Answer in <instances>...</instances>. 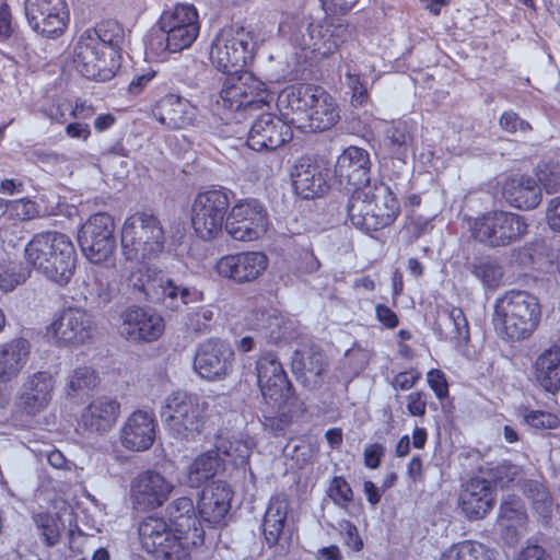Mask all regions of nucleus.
Masks as SVG:
<instances>
[{
	"instance_id": "obj_1",
	"label": "nucleus",
	"mask_w": 560,
	"mask_h": 560,
	"mask_svg": "<svg viewBox=\"0 0 560 560\" xmlns=\"http://www.w3.org/2000/svg\"><path fill=\"white\" fill-rule=\"evenodd\" d=\"M258 45L254 31L228 25L213 38L209 58L219 71L230 74L220 91L222 106L232 112L260 109L268 105L266 84L253 73L243 71L253 60Z\"/></svg>"
},
{
	"instance_id": "obj_2",
	"label": "nucleus",
	"mask_w": 560,
	"mask_h": 560,
	"mask_svg": "<svg viewBox=\"0 0 560 560\" xmlns=\"http://www.w3.org/2000/svg\"><path fill=\"white\" fill-rule=\"evenodd\" d=\"M24 259L45 279L65 287L74 276L78 255L69 235L58 231H42L26 243Z\"/></svg>"
},
{
	"instance_id": "obj_3",
	"label": "nucleus",
	"mask_w": 560,
	"mask_h": 560,
	"mask_svg": "<svg viewBox=\"0 0 560 560\" xmlns=\"http://www.w3.org/2000/svg\"><path fill=\"white\" fill-rule=\"evenodd\" d=\"M347 213L351 224L366 235L390 226L400 213V205L390 187L373 180L354 189L348 198Z\"/></svg>"
},
{
	"instance_id": "obj_4",
	"label": "nucleus",
	"mask_w": 560,
	"mask_h": 560,
	"mask_svg": "<svg viewBox=\"0 0 560 560\" xmlns=\"http://www.w3.org/2000/svg\"><path fill=\"white\" fill-rule=\"evenodd\" d=\"M538 298L525 290H509L494 302L492 325L508 343L529 339L541 322Z\"/></svg>"
},
{
	"instance_id": "obj_5",
	"label": "nucleus",
	"mask_w": 560,
	"mask_h": 560,
	"mask_svg": "<svg viewBox=\"0 0 560 560\" xmlns=\"http://www.w3.org/2000/svg\"><path fill=\"white\" fill-rule=\"evenodd\" d=\"M158 26L159 30L148 36V49L156 56L182 51L190 47L199 34L198 12L194 4L178 3L163 11Z\"/></svg>"
},
{
	"instance_id": "obj_6",
	"label": "nucleus",
	"mask_w": 560,
	"mask_h": 560,
	"mask_svg": "<svg viewBox=\"0 0 560 560\" xmlns=\"http://www.w3.org/2000/svg\"><path fill=\"white\" fill-rule=\"evenodd\" d=\"M126 260L142 262L158 257L165 246V231L156 215L137 211L126 218L120 232Z\"/></svg>"
},
{
	"instance_id": "obj_7",
	"label": "nucleus",
	"mask_w": 560,
	"mask_h": 560,
	"mask_svg": "<svg viewBox=\"0 0 560 560\" xmlns=\"http://www.w3.org/2000/svg\"><path fill=\"white\" fill-rule=\"evenodd\" d=\"M208 409L206 397L176 390L165 398L161 417L177 439L190 441L202 432Z\"/></svg>"
},
{
	"instance_id": "obj_8",
	"label": "nucleus",
	"mask_w": 560,
	"mask_h": 560,
	"mask_svg": "<svg viewBox=\"0 0 560 560\" xmlns=\"http://www.w3.org/2000/svg\"><path fill=\"white\" fill-rule=\"evenodd\" d=\"M279 31L289 36L290 43L313 57L325 58L334 54L346 40L342 25L310 22L307 19L290 20L280 24Z\"/></svg>"
},
{
	"instance_id": "obj_9",
	"label": "nucleus",
	"mask_w": 560,
	"mask_h": 560,
	"mask_svg": "<svg viewBox=\"0 0 560 560\" xmlns=\"http://www.w3.org/2000/svg\"><path fill=\"white\" fill-rule=\"evenodd\" d=\"M528 231L526 219L517 213L493 210L474 219L472 237L488 247H503L521 241Z\"/></svg>"
},
{
	"instance_id": "obj_10",
	"label": "nucleus",
	"mask_w": 560,
	"mask_h": 560,
	"mask_svg": "<svg viewBox=\"0 0 560 560\" xmlns=\"http://www.w3.org/2000/svg\"><path fill=\"white\" fill-rule=\"evenodd\" d=\"M230 194L224 188H213L196 195L190 208V221L199 238L212 241L222 234L231 206Z\"/></svg>"
},
{
	"instance_id": "obj_11",
	"label": "nucleus",
	"mask_w": 560,
	"mask_h": 560,
	"mask_svg": "<svg viewBox=\"0 0 560 560\" xmlns=\"http://www.w3.org/2000/svg\"><path fill=\"white\" fill-rule=\"evenodd\" d=\"M138 533L142 548L149 553H155L165 560H186L189 557V537L172 533L161 517H145L139 524Z\"/></svg>"
},
{
	"instance_id": "obj_12",
	"label": "nucleus",
	"mask_w": 560,
	"mask_h": 560,
	"mask_svg": "<svg viewBox=\"0 0 560 560\" xmlns=\"http://www.w3.org/2000/svg\"><path fill=\"white\" fill-rule=\"evenodd\" d=\"M268 224V211L262 202L256 198H244L231 207L225 231L235 241L252 242L267 232Z\"/></svg>"
},
{
	"instance_id": "obj_13",
	"label": "nucleus",
	"mask_w": 560,
	"mask_h": 560,
	"mask_svg": "<svg viewBox=\"0 0 560 560\" xmlns=\"http://www.w3.org/2000/svg\"><path fill=\"white\" fill-rule=\"evenodd\" d=\"M234 360L235 353L231 345L221 338L211 337L196 347L192 368L200 378L219 382L231 375Z\"/></svg>"
},
{
	"instance_id": "obj_14",
	"label": "nucleus",
	"mask_w": 560,
	"mask_h": 560,
	"mask_svg": "<svg viewBox=\"0 0 560 560\" xmlns=\"http://www.w3.org/2000/svg\"><path fill=\"white\" fill-rule=\"evenodd\" d=\"M114 219L107 212L92 214L81 226L79 244L84 256L92 264L108 260L116 248Z\"/></svg>"
},
{
	"instance_id": "obj_15",
	"label": "nucleus",
	"mask_w": 560,
	"mask_h": 560,
	"mask_svg": "<svg viewBox=\"0 0 560 560\" xmlns=\"http://www.w3.org/2000/svg\"><path fill=\"white\" fill-rule=\"evenodd\" d=\"M94 316L85 308L67 306L57 312L47 334L59 346H80L92 339Z\"/></svg>"
},
{
	"instance_id": "obj_16",
	"label": "nucleus",
	"mask_w": 560,
	"mask_h": 560,
	"mask_svg": "<svg viewBox=\"0 0 560 560\" xmlns=\"http://www.w3.org/2000/svg\"><path fill=\"white\" fill-rule=\"evenodd\" d=\"M92 33H82L75 44L73 62L84 78L105 82L116 72V62L109 52L98 46V37Z\"/></svg>"
},
{
	"instance_id": "obj_17",
	"label": "nucleus",
	"mask_w": 560,
	"mask_h": 560,
	"mask_svg": "<svg viewBox=\"0 0 560 560\" xmlns=\"http://www.w3.org/2000/svg\"><path fill=\"white\" fill-rule=\"evenodd\" d=\"M257 381L265 399L279 409L291 405L294 389L282 364L273 353H266L256 363Z\"/></svg>"
},
{
	"instance_id": "obj_18",
	"label": "nucleus",
	"mask_w": 560,
	"mask_h": 560,
	"mask_svg": "<svg viewBox=\"0 0 560 560\" xmlns=\"http://www.w3.org/2000/svg\"><path fill=\"white\" fill-rule=\"evenodd\" d=\"M24 10L31 28L49 38L62 34L69 21L66 0H24Z\"/></svg>"
},
{
	"instance_id": "obj_19",
	"label": "nucleus",
	"mask_w": 560,
	"mask_h": 560,
	"mask_svg": "<svg viewBox=\"0 0 560 560\" xmlns=\"http://www.w3.org/2000/svg\"><path fill=\"white\" fill-rule=\"evenodd\" d=\"M268 267V257L262 252H240L222 256L215 271L224 279L237 284L253 282Z\"/></svg>"
},
{
	"instance_id": "obj_20",
	"label": "nucleus",
	"mask_w": 560,
	"mask_h": 560,
	"mask_svg": "<svg viewBox=\"0 0 560 560\" xmlns=\"http://www.w3.org/2000/svg\"><path fill=\"white\" fill-rule=\"evenodd\" d=\"M292 127L282 116L261 114L250 127L247 145L254 151L276 150L292 139Z\"/></svg>"
},
{
	"instance_id": "obj_21",
	"label": "nucleus",
	"mask_w": 560,
	"mask_h": 560,
	"mask_svg": "<svg viewBox=\"0 0 560 560\" xmlns=\"http://www.w3.org/2000/svg\"><path fill=\"white\" fill-rule=\"evenodd\" d=\"M370 170V153L363 148L350 145L338 156L334 174L339 185L352 192L354 189L373 184Z\"/></svg>"
},
{
	"instance_id": "obj_22",
	"label": "nucleus",
	"mask_w": 560,
	"mask_h": 560,
	"mask_svg": "<svg viewBox=\"0 0 560 560\" xmlns=\"http://www.w3.org/2000/svg\"><path fill=\"white\" fill-rule=\"evenodd\" d=\"M142 291L148 300L160 303L165 307L176 311L180 305L201 302L205 299L202 291L195 287L177 284L168 277H160L142 284Z\"/></svg>"
},
{
	"instance_id": "obj_23",
	"label": "nucleus",
	"mask_w": 560,
	"mask_h": 560,
	"mask_svg": "<svg viewBox=\"0 0 560 560\" xmlns=\"http://www.w3.org/2000/svg\"><path fill=\"white\" fill-rule=\"evenodd\" d=\"M173 488L172 482L162 474L145 470L131 482V500L137 509L153 510L164 504Z\"/></svg>"
},
{
	"instance_id": "obj_24",
	"label": "nucleus",
	"mask_w": 560,
	"mask_h": 560,
	"mask_svg": "<svg viewBox=\"0 0 560 560\" xmlns=\"http://www.w3.org/2000/svg\"><path fill=\"white\" fill-rule=\"evenodd\" d=\"M164 328L162 316L150 310L132 306L121 313L120 334L128 340L155 341L162 336Z\"/></svg>"
},
{
	"instance_id": "obj_25",
	"label": "nucleus",
	"mask_w": 560,
	"mask_h": 560,
	"mask_svg": "<svg viewBox=\"0 0 560 560\" xmlns=\"http://www.w3.org/2000/svg\"><path fill=\"white\" fill-rule=\"evenodd\" d=\"M494 502L495 495L490 481L482 478H471L462 486L457 505L467 520L479 521L489 514Z\"/></svg>"
},
{
	"instance_id": "obj_26",
	"label": "nucleus",
	"mask_w": 560,
	"mask_h": 560,
	"mask_svg": "<svg viewBox=\"0 0 560 560\" xmlns=\"http://www.w3.org/2000/svg\"><path fill=\"white\" fill-rule=\"evenodd\" d=\"M317 85L294 84L287 86L278 96L277 106L281 116L293 127L305 129L307 110L318 92Z\"/></svg>"
},
{
	"instance_id": "obj_27",
	"label": "nucleus",
	"mask_w": 560,
	"mask_h": 560,
	"mask_svg": "<svg viewBox=\"0 0 560 560\" xmlns=\"http://www.w3.org/2000/svg\"><path fill=\"white\" fill-rule=\"evenodd\" d=\"M156 428L158 422L153 413L136 410L120 428V443L126 450L144 452L153 445Z\"/></svg>"
},
{
	"instance_id": "obj_28",
	"label": "nucleus",
	"mask_w": 560,
	"mask_h": 560,
	"mask_svg": "<svg viewBox=\"0 0 560 560\" xmlns=\"http://www.w3.org/2000/svg\"><path fill=\"white\" fill-rule=\"evenodd\" d=\"M152 114L168 129H183L194 125L198 116V107L180 95L168 93L156 102Z\"/></svg>"
},
{
	"instance_id": "obj_29",
	"label": "nucleus",
	"mask_w": 560,
	"mask_h": 560,
	"mask_svg": "<svg viewBox=\"0 0 560 560\" xmlns=\"http://www.w3.org/2000/svg\"><path fill=\"white\" fill-rule=\"evenodd\" d=\"M166 515L175 533L180 537H190L187 539L188 546L203 544L205 530L190 498L180 497L173 500L166 508Z\"/></svg>"
},
{
	"instance_id": "obj_30",
	"label": "nucleus",
	"mask_w": 560,
	"mask_h": 560,
	"mask_svg": "<svg viewBox=\"0 0 560 560\" xmlns=\"http://www.w3.org/2000/svg\"><path fill=\"white\" fill-rule=\"evenodd\" d=\"M120 404L113 397L94 398L81 412L79 425L89 434L104 435L115 425Z\"/></svg>"
},
{
	"instance_id": "obj_31",
	"label": "nucleus",
	"mask_w": 560,
	"mask_h": 560,
	"mask_svg": "<svg viewBox=\"0 0 560 560\" xmlns=\"http://www.w3.org/2000/svg\"><path fill=\"white\" fill-rule=\"evenodd\" d=\"M329 170L310 158H301L291 173L294 191L303 199L320 197L328 188Z\"/></svg>"
},
{
	"instance_id": "obj_32",
	"label": "nucleus",
	"mask_w": 560,
	"mask_h": 560,
	"mask_svg": "<svg viewBox=\"0 0 560 560\" xmlns=\"http://www.w3.org/2000/svg\"><path fill=\"white\" fill-rule=\"evenodd\" d=\"M233 491L222 480H214L206 486L198 501V514L201 522L211 526L220 524L231 509Z\"/></svg>"
},
{
	"instance_id": "obj_33",
	"label": "nucleus",
	"mask_w": 560,
	"mask_h": 560,
	"mask_svg": "<svg viewBox=\"0 0 560 560\" xmlns=\"http://www.w3.org/2000/svg\"><path fill=\"white\" fill-rule=\"evenodd\" d=\"M505 201L521 210L535 209L541 201V190L536 179L522 175L509 178L502 190Z\"/></svg>"
},
{
	"instance_id": "obj_34",
	"label": "nucleus",
	"mask_w": 560,
	"mask_h": 560,
	"mask_svg": "<svg viewBox=\"0 0 560 560\" xmlns=\"http://www.w3.org/2000/svg\"><path fill=\"white\" fill-rule=\"evenodd\" d=\"M31 343L25 338H14L0 347V381L16 378L28 361Z\"/></svg>"
},
{
	"instance_id": "obj_35",
	"label": "nucleus",
	"mask_w": 560,
	"mask_h": 560,
	"mask_svg": "<svg viewBox=\"0 0 560 560\" xmlns=\"http://www.w3.org/2000/svg\"><path fill=\"white\" fill-rule=\"evenodd\" d=\"M54 385V377L47 371L36 372L27 380L25 390L21 395V404L28 413L35 415L48 406Z\"/></svg>"
},
{
	"instance_id": "obj_36",
	"label": "nucleus",
	"mask_w": 560,
	"mask_h": 560,
	"mask_svg": "<svg viewBox=\"0 0 560 560\" xmlns=\"http://www.w3.org/2000/svg\"><path fill=\"white\" fill-rule=\"evenodd\" d=\"M338 119L339 112L335 98L319 86L305 117L306 128L314 132L324 131L330 129Z\"/></svg>"
},
{
	"instance_id": "obj_37",
	"label": "nucleus",
	"mask_w": 560,
	"mask_h": 560,
	"mask_svg": "<svg viewBox=\"0 0 560 560\" xmlns=\"http://www.w3.org/2000/svg\"><path fill=\"white\" fill-rule=\"evenodd\" d=\"M537 383L549 393L560 389V346L553 345L537 355L533 364Z\"/></svg>"
},
{
	"instance_id": "obj_38",
	"label": "nucleus",
	"mask_w": 560,
	"mask_h": 560,
	"mask_svg": "<svg viewBox=\"0 0 560 560\" xmlns=\"http://www.w3.org/2000/svg\"><path fill=\"white\" fill-rule=\"evenodd\" d=\"M289 501L285 494L270 498L262 522V533L269 547L276 546L283 534L288 517Z\"/></svg>"
},
{
	"instance_id": "obj_39",
	"label": "nucleus",
	"mask_w": 560,
	"mask_h": 560,
	"mask_svg": "<svg viewBox=\"0 0 560 560\" xmlns=\"http://www.w3.org/2000/svg\"><path fill=\"white\" fill-rule=\"evenodd\" d=\"M435 331L441 339L467 342L469 339V325L460 307H444L438 313Z\"/></svg>"
},
{
	"instance_id": "obj_40",
	"label": "nucleus",
	"mask_w": 560,
	"mask_h": 560,
	"mask_svg": "<svg viewBox=\"0 0 560 560\" xmlns=\"http://www.w3.org/2000/svg\"><path fill=\"white\" fill-rule=\"evenodd\" d=\"M223 469L224 458L219 455L214 447L199 454L189 464L185 481L190 488H199Z\"/></svg>"
},
{
	"instance_id": "obj_41",
	"label": "nucleus",
	"mask_w": 560,
	"mask_h": 560,
	"mask_svg": "<svg viewBox=\"0 0 560 560\" xmlns=\"http://www.w3.org/2000/svg\"><path fill=\"white\" fill-rule=\"evenodd\" d=\"M255 446L253 438L241 435V438L233 439L219 438L214 447L221 457L230 459L234 466H244L248 464Z\"/></svg>"
},
{
	"instance_id": "obj_42",
	"label": "nucleus",
	"mask_w": 560,
	"mask_h": 560,
	"mask_svg": "<svg viewBox=\"0 0 560 560\" xmlns=\"http://www.w3.org/2000/svg\"><path fill=\"white\" fill-rule=\"evenodd\" d=\"M413 125L407 120H397L385 130V144L398 159L407 155L412 142Z\"/></svg>"
},
{
	"instance_id": "obj_43",
	"label": "nucleus",
	"mask_w": 560,
	"mask_h": 560,
	"mask_svg": "<svg viewBox=\"0 0 560 560\" xmlns=\"http://www.w3.org/2000/svg\"><path fill=\"white\" fill-rule=\"evenodd\" d=\"M291 365L296 375L320 376L326 370L327 363L320 351L305 348L293 352Z\"/></svg>"
},
{
	"instance_id": "obj_44",
	"label": "nucleus",
	"mask_w": 560,
	"mask_h": 560,
	"mask_svg": "<svg viewBox=\"0 0 560 560\" xmlns=\"http://www.w3.org/2000/svg\"><path fill=\"white\" fill-rule=\"evenodd\" d=\"M441 560H494V552L481 542L464 540L445 550Z\"/></svg>"
},
{
	"instance_id": "obj_45",
	"label": "nucleus",
	"mask_w": 560,
	"mask_h": 560,
	"mask_svg": "<svg viewBox=\"0 0 560 560\" xmlns=\"http://www.w3.org/2000/svg\"><path fill=\"white\" fill-rule=\"evenodd\" d=\"M83 33L95 34L94 36L98 37V46L108 51L110 57L116 55L125 38L121 25L114 20L104 21L97 27L88 28Z\"/></svg>"
},
{
	"instance_id": "obj_46",
	"label": "nucleus",
	"mask_w": 560,
	"mask_h": 560,
	"mask_svg": "<svg viewBox=\"0 0 560 560\" xmlns=\"http://www.w3.org/2000/svg\"><path fill=\"white\" fill-rule=\"evenodd\" d=\"M214 319V311L211 305L190 307L185 315V325L195 334H208L211 331Z\"/></svg>"
},
{
	"instance_id": "obj_47",
	"label": "nucleus",
	"mask_w": 560,
	"mask_h": 560,
	"mask_svg": "<svg viewBox=\"0 0 560 560\" xmlns=\"http://www.w3.org/2000/svg\"><path fill=\"white\" fill-rule=\"evenodd\" d=\"M526 514L522 502L516 495H506L500 504L498 523L506 528L521 524Z\"/></svg>"
},
{
	"instance_id": "obj_48",
	"label": "nucleus",
	"mask_w": 560,
	"mask_h": 560,
	"mask_svg": "<svg viewBox=\"0 0 560 560\" xmlns=\"http://www.w3.org/2000/svg\"><path fill=\"white\" fill-rule=\"evenodd\" d=\"M526 487L533 509L540 517L548 521L551 517L553 505L548 489L538 481H529Z\"/></svg>"
},
{
	"instance_id": "obj_49",
	"label": "nucleus",
	"mask_w": 560,
	"mask_h": 560,
	"mask_svg": "<svg viewBox=\"0 0 560 560\" xmlns=\"http://www.w3.org/2000/svg\"><path fill=\"white\" fill-rule=\"evenodd\" d=\"M471 273L487 288L497 287L502 278L501 267L489 258L474 262Z\"/></svg>"
},
{
	"instance_id": "obj_50",
	"label": "nucleus",
	"mask_w": 560,
	"mask_h": 560,
	"mask_svg": "<svg viewBox=\"0 0 560 560\" xmlns=\"http://www.w3.org/2000/svg\"><path fill=\"white\" fill-rule=\"evenodd\" d=\"M98 384V375L90 366H81L73 371L69 376L67 384L68 395L79 393L84 389H92Z\"/></svg>"
},
{
	"instance_id": "obj_51",
	"label": "nucleus",
	"mask_w": 560,
	"mask_h": 560,
	"mask_svg": "<svg viewBox=\"0 0 560 560\" xmlns=\"http://www.w3.org/2000/svg\"><path fill=\"white\" fill-rule=\"evenodd\" d=\"M523 421L535 431H547L557 429L560 425V419L557 415L544 411L525 409Z\"/></svg>"
},
{
	"instance_id": "obj_52",
	"label": "nucleus",
	"mask_w": 560,
	"mask_h": 560,
	"mask_svg": "<svg viewBox=\"0 0 560 560\" xmlns=\"http://www.w3.org/2000/svg\"><path fill=\"white\" fill-rule=\"evenodd\" d=\"M537 178L547 194H553L560 188V163L553 160L545 162L537 168Z\"/></svg>"
},
{
	"instance_id": "obj_53",
	"label": "nucleus",
	"mask_w": 560,
	"mask_h": 560,
	"mask_svg": "<svg viewBox=\"0 0 560 560\" xmlns=\"http://www.w3.org/2000/svg\"><path fill=\"white\" fill-rule=\"evenodd\" d=\"M35 522L44 542L49 547L55 546L60 537L59 521L51 514L40 513L36 515Z\"/></svg>"
},
{
	"instance_id": "obj_54",
	"label": "nucleus",
	"mask_w": 560,
	"mask_h": 560,
	"mask_svg": "<svg viewBox=\"0 0 560 560\" xmlns=\"http://www.w3.org/2000/svg\"><path fill=\"white\" fill-rule=\"evenodd\" d=\"M257 319L258 323L253 328L260 331L269 342H277L283 337L281 332L282 319L279 316L261 313V317H257Z\"/></svg>"
},
{
	"instance_id": "obj_55",
	"label": "nucleus",
	"mask_w": 560,
	"mask_h": 560,
	"mask_svg": "<svg viewBox=\"0 0 560 560\" xmlns=\"http://www.w3.org/2000/svg\"><path fill=\"white\" fill-rule=\"evenodd\" d=\"M327 493L332 502L341 508L347 506L353 499L350 485L341 476H336L331 479Z\"/></svg>"
},
{
	"instance_id": "obj_56",
	"label": "nucleus",
	"mask_w": 560,
	"mask_h": 560,
	"mask_svg": "<svg viewBox=\"0 0 560 560\" xmlns=\"http://www.w3.org/2000/svg\"><path fill=\"white\" fill-rule=\"evenodd\" d=\"M489 472L493 482L504 488L515 480L518 467L508 460H503L489 468Z\"/></svg>"
},
{
	"instance_id": "obj_57",
	"label": "nucleus",
	"mask_w": 560,
	"mask_h": 560,
	"mask_svg": "<svg viewBox=\"0 0 560 560\" xmlns=\"http://www.w3.org/2000/svg\"><path fill=\"white\" fill-rule=\"evenodd\" d=\"M347 85L352 91L351 104L355 107L363 106L369 101V93L365 84L358 73H353L348 66L346 72Z\"/></svg>"
},
{
	"instance_id": "obj_58",
	"label": "nucleus",
	"mask_w": 560,
	"mask_h": 560,
	"mask_svg": "<svg viewBox=\"0 0 560 560\" xmlns=\"http://www.w3.org/2000/svg\"><path fill=\"white\" fill-rule=\"evenodd\" d=\"M27 277L28 272L21 266L11 265L0 273V289L4 292H10L14 290L16 285L25 282Z\"/></svg>"
},
{
	"instance_id": "obj_59",
	"label": "nucleus",
	"mask_w": 560,
	"mask_h": 560,
	"mask_svg": "<svg viewBox=\"0 0 560 560\" xmlns=\"http://www.w3.org/2000/svg\"><path fill=\"white\" fill-rule=\"evenodd\" d=\"M501 129L509 133H515L517 131L528 132L532 130V126L528 121L522 119L517 113L512 109L502 113L499 119Z\"/></svg>"
},
{
	"instance_id": "obj_60",
	"label": "nucleus",
	"mask_w": 560,
	"mask_h": 560,
	"mask_svg": "<svg viewBox=\"0 0 560 560\" xmlns=\"http://www.w3.org/2000/svg\"><path fill=\"white\" fill-rule=\"evenodd\" d=\"M427 383L439 400L442 401L448 397V383L443 371L431 369L427 373Z\"/></svg>"
},
{
	"instance_id": "obj_61",
	"label": "nucleus",
	"mask_w": 560,
	"mask_h": 560,
	"mask_svg": "<svg viewBox=\"0 0 560 560\" xmlns=\"http://www.w3.org/2000/svg\"><path fill=\"white\" fill-rule=\"evenodd\" d=\"M340 533L342 535L343 544L352 551L359 552L363 548V540L359 535L357 526L350 521H341L339 523Z\"/></svg>"
},
{
	"instance_id": "obj_62",
	"label": "nucleus",
	"mask_w": 560,
	"mask_h": 560,
	"mask_svg": "<svg viewBox=\"0 0 560 560\" xmlns=\"http://www.w3.org/2000/svg\"><path fill=\"white\" fill-rule=\"evenodd\" d=\"M420 377V372L415 368H410L407 371L397 373L392 380L390 385L396 390H409L415 387Z\"/></svg>"
},
{
	"instance_id": "obj_63",
	"label": "nucleus",
	"mask_w": 560,
	"mask_h": 560,
	"mask_svg": "<svg viewBox=\"0 0 560 560\" xmlns=\"http://www.w3.org/2000/svg\"><path fill=\"white\" fill-rule=\"evenodd\" d=\"M386 448L381 443H371L365 445L363 451V462L366 468L376 469L380 467Z\"/></svg>"
},
{
	"instance_id": "obj_64",
	"label": "nucleus",
	"mask_w": 560,
	"mask_h": 560,
	"mask_svg": "<svg viewBox=\"0 0 560 560\" xmlns=\"http://www.w3.org/2000/svg\"><path fill=\"white\" fill-rule=\"evenodd\" d=\"M8 211L13 213L20 220H30L35 217V203L27 199L7 200Z\"/></svg>"
}]
</instances>
